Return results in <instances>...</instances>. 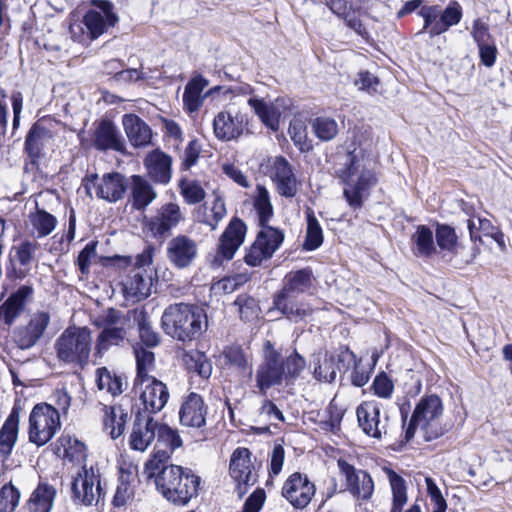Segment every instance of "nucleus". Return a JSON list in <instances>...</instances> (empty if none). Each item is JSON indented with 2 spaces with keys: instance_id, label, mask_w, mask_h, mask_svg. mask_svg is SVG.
<instances>
[{
  "instance_id": "nucleus-1",
  "label": "nucleus",
  "mask_w": 512,
  "mask_h": 512,
  "mask_svg": "<svg viewBox=\"0 0 512 512\" xmlns=\"http://www.w3.org/2000/svg\"><path fill=\"white\" fill-rule=\"evenodd\" d=\"M343 185V197L353 211L360 210L378 183L375 163L362 151L347 156L344 167L338 173Z\"/></svg>"
},
{
  "instance_id": "nucleus-2",
  "label": "nucleus",
  "mask_w": 512,
  "mask_h": 512,
  "mask_svg": "<svg viewBox=\"0 0 512 512\" xmlns=\"http://www.w3.org/2000/svg\"><path fill=\"white\" fill-rule=\"evenodd\" d=\"M252 201L259 218L261 230L248 249L245 262L249 266L255 267L273 256L284 240V233L280 229L267 225V222L273 216V206L269 191L264 186H256Z\"/></svg>"
},
{
  "instance_id": "nucleus-3",
  "label": "nucleus",
  "mask_w": 512,
  "mask_h": 512,
  "mask_svg": "<svg viewBox=\"0 0 512 512\" xmlns=\"http://www.w3.org/2000/svg\"><path fill=\"white\" fill-rule=\"evenodd\" d=\"M161 323L167 335L182 342L195 340L208 325L205 311L186 303L169 305L163 312Z\"/></svg>"
},
{
  "instance_id": "nucleus-4",
  "label": "nucleus",
  "mask_w": 512,
  "mask_h": 512,
  "mask_svg": "<svg viewBox=\"0 0 512 512\" xmlns=\"http://www.w3.org/2000/svg\"><path fill=\"white\" fill-rule=\"evenodd\" d=\"M92 3L95 8L88 10L82 19L71 18L69 31L76 42L88 43L97 39L119 20L109 1L92 0Z\"/></svg>"
},
{
  "instance_id": "nucleus-5",
  "label": "nucleus",
  "mask_w": 512,
  "mask_h": 512,
  "mask_svg": "<svg viewBox=\"0 0 512 512\" xmlns=\"http://www.w3.org/2000/svg\"><path fill=\"white\" fill-rule=\"evenodd\" d=\"M155 484L168 501L186 505L197 494L200 478L181 466L169 465L159 472Z\"/></svg>"
},
{
  "instance_id": "nucleus-6",
  "label": "nucleus",
  "mask_w": 512,
  "mask_h": 512,
  "mask_svg": "<svg viewBox=\"0 0 512 512\" xmlns=\"http://www.w3.org/2000/svg\"><path fill=\"white\" fill-rule=\"evenodd\" d=\"M92 332L87 327L69 326L56 339L54 349L59 362L84 368L92 350Z\"/></svg>"
},
{
  "instance_id": "nucleus-7",
  "label": "nucleus",
  "mask_w": 512,
  "mask_h": 512,
  "mask_svg": "<svg viewBox=\"0 0 512 512\" xmlns=\"http://www.w3.org/2000/svg\"><path fill=\"white\" fill-rule=\"evenodd\" d=\"M444 412L442 400L437 395L422 397L416 404L410 423L405 430V440L409 441L419 429L427 441L441 436L444 432L441 420Z\"/></svg>"
},
{
  "instance_id": "nucleus-8",
  "label": "nucleus",
  "mask_w": 512,
  "mask_h": 512,
  "mask_svg": "<svg viewBox=\"0 0 512 512\" xmlns=\"http://www.w3.org/2000/svg\"><path fill=\"white\" fill-rule=\"evenodd\" d=\"M60 425L58 409L46 403L37 404L29 415L30 442L37 446L45 445L54 437Z\"/></svg>"
},
{
  "instance_id": "nucleus-9",
  "label": "nucleus",
  "mask_w": 512,
  "mask_h": 512,
  "mask_svg": "<svg viewBox=\"0 0 512 512\" xmlns=\"http://www.w3.org/2000/svg\"><path fill=\"white\" fill-rule=\"evenodd\" d=\"M208 86V80L201 75L194 76L185 86L183 93L184 108L190 112H196L202 106L207 96L214 94L221 95L224 99L232 100L234 97L250 92L249 86H239L235 88H224L215 86L203 94V90Z\"/></svg>"
},
{
  "instance_id": "nucleus-10",
  "label": "nucleus",
  "mask_w": 512,
  "mask_h": 512,
  "mask_svg": "<svg viewBox=\"0 0 512 512\" xmlns=\"http://www.w3.org/2000/svg\"><path fill=\"white\" fill-rule=\"evenodd\" d=\"M255 381L262 395H266L271 387L285 382L281 368V355L269 340L263 344V360L256 370Z\"/></svg>"
},
{
  "instance_id": "nucleus-11",
  "label": "nucleus",
  "mask_w": 512,
  "mask_h": 512,
  "mask_svg": "<svg viewBox=\"0 0 512 512\" xmlns=\"http://www.w3.org/2000/svg\"><path fill=\"white\" fill-rule=\"evenodd\" d=\"M358 426L368 437L380 440L392 432L390 419L383 414L381 406L375 401H365L356 409Z\"/></svg>"
},
{
  "instance_id": "nucleus-12",
  "label": "nucleus",
  "mask_w": 512,
  "mask_h": 512,
  "mask_svg": "<svg viewBox=\"0 0 512 512\" xmlns=\"http://www.w3.org/2000/svg\"><path fill=\"white\" fill-rule=\"evenodd\" d=\"M248 124V115L239 110L235 103H231L224 110L216 114L213 120V130L218 139L232 141L244 134Z\"/></svg>"
},
{
  "instance_id": "nucleus-13",
  "label": "nucleus",
  "mask_w": 512,
  "mask_h": 512,
  "mask_svg": "<svg viewBox=\"0 0 512 512\" xmlns=\"http://www.w3.org/2000/svg\"><path fill=\"white\" fill-rule=\"evenodd\" d=\"M261 167L274 182L279 195L292 198L297 194L299 182L292 166L284 157H270L261 164Z\"/></svg>"
},
{
  "instance_id": "nucleus-14",
  "label": "nucleus",
  "mask_w": 512,
  "mask_h": 512,
  "mask_svg": "<svg viewBox=\"0 0 512 512\" xmlns=\"http://www.w3.org/2000/svg\"><path fill=\"white\" fill-rule=\"evenodd\" d=\"M128 187L125 177L118 173L104 174L101 178L97 174L87 177L84 184L86 193L92 196L95 195L108 202H116L122 198Z\"/></svg>"
},
{
  "instance_id": "nucleus-15",
  "label": "nucleus",
  "mask_w": 512,
  "mask_h": 512,
  "mask_svg": "<svg viewBox=\"0 0 512 512\" xmlns=\"http://www.w3.org/2000/svg\"><path fill=\"white\" fill-rule=\"evenodd\" d=\"M133 389L139 396L144 409L150 413L161 411L169 399L166 384L155 377L134 380Z\"/></svg>"
},
{
  "instance_id": "nucleus-16",
  "label": "nucleus",
  "mask_w": 512,
  "mask_h": 512,
  "mask_svg": "<svg viewBox=\"0 0 512 512\" xmlns=\"http://www.w3.org/2000/svg\"><path fill=\"white\" fill-rule=\"evenodd\" d=\"M247 227L245 223L234 217L220 235L214 263L220 265L223 261H230L245 241Z\"/></svg>"
},
{
  "instance_id": "nucleus-17",
  "label": "nucleus",
  "mask_w": 512,
  "mask_h": 512,
  "mask_svg": "<svg viewBox=\"0 0 512 512\" xmlns=\"http://www.w3.org/2000/svg\"><path fill=\"white\" fill-rule=\"evenodd\" d=\"M281 493L295 509H304L315 496L316 486L307 475L295 472L285 480Z\"/></svg>"
},
{
  "instance_id": "nucleus-18",
  "label": "nucleus",
  "mask_w": 512,
  "mask_h": 512,
  "mask_svg": "<svg viewBox=\"0 0 512 512\" xmlns=\"http://www.w3.org/2000/svg\"><path fill=\"white\" fill-rule=\"evenodd\" d=\"M100 482L98 468L83 467L72 484L74 498L87 506L97 503L102 493Z\"/></svg>"
},
{
  "instance_id": "nucleus-19",
  "label": "nucleus",
  "mask_w": 512,
  "mask_h": 512,
  "mask_svg": "<svg viewBox=\"0 0 512 512\" xmlns=\"http://www.w3.org/2000/svg\"><path fill=\"white\" fill-rule=\"evenodd\" d=\"M338 469L345 479L346 490L354 497L362 500L371 498L374 492V482L370 474L364 470H357L343 459L337 462Z\"/></svg>"
},
{
  "instance_id": "nucleus-20",
  "label": "nucleus",
  "mask_w": 512,
  "mask_h": 512,
  "mask_svg": "<svg viewBox=\"0 0 512 512\" xmlns=\"http://www.w3.org/2000/svg\"><path fill=\"white\" fill-rule=\"evenodd\" d=\"M183 220L180 206L170 202L162 205L155 216L145 218L143 225L154 237H158L168 233Z\"/></svg>"
},
{
  "instance_id": "nucleus-21",
  "label": "nucleus",
  "mask_w": 512,
  "mask_h": 512,
  "mask_svg": "<svg viewBox=\"0 0 512 512\" xmlns=\"http://www.w3.org/2000/svg\"><path fill=\"white\" fill-rule=\"evenodd\" d=\"M247 103L253 109L262 124L272 131L279 129L282 115L287 109V104L284 99L277 98L274 101H266L262 98L250 97Z\"/></svg>"
},
{
  "instance_id": "nucleus-22",
  "label": "nucleus",
  "mask_w": 512,
  "mask_h": 512,
  "mask_svg": "<svg viewBox=\"0 0 512 512\" xmlns=\"http://www.w3.org/2000/svg\"><path fill=\"white\" fill-rule=\"evenodd\" d=\"M436 241L444 257H448L450 260L459 257L464 264L471 263L480 253L479 248L474 247L469 255H465L464 248L457 241L454 229L447 225L437 227Z\"/></svg>"
},
{
  "instance_id": "nucleus-23",
  "label": "nucleus",
  "mask_w": 512,
  "mask_h": 512,
  "mask_svg": "<svg viewBox=\"0 0 512 512\" xmlns=\"http://www.w3.org/2000/svg\"><path fill=\"white\" fill-rule=\"evenodd\" d=\"M50 323L47 311H36L30 315L28 323L16 332V342L21 349L33 347L44 335Z\"/></svg>"
},
{
  "instance_id": "nucleus-24",
  "label": "nucleus",
  "mask_w": 512,
  "mask_h": 512,
  "mask_svg": "<svg viewBox=\"0 0 512 512\" xmlns=\"http://www.w3.org/2000/svg\"><path fill=\"white\" fill-rule=\"evenodd\" d=\"M229 470L239 489L256 482L257 475L253 471L250 452L247 448H238L233 452Z\"/></svg>"
},
{
  "instance_id": "nucleus-25",
  "label": "nucleus",
  "mask_w": 512,
  "mask_h": 512,
  "mask_svg": "<svg viewBox=\"0 0 512 512\" xmlns=\"http://www.w3.org/2000/svg\"><path fill=\"white\" fill-rule=\"evenodd\" d=\"M152 272L146 269L133 268L130 275L123 281V292L127 299L139 301L152 292Z\"/></svg>"
},
{
  "instance_id": "nucleus-26",
  "label": "nucleus",
  "mask_w": 512,
  "mask_h": 512,
  "mask_svg": "<svg viewBox=\"0 0 512 512\" xmlns=\"http://www.w3.org/2000/svg\"><path fill=\"white\" fill-rule=\"evenodd\" d=\"M197 254L198 247L196 242L185 235H178L168 243V258L179 268L189 266L195 260Z\"/></svg>"
},
{
  "instance_id": "nucleus-27",
  "label": "nucleus",
  "mask_w": 512,
  "mask_h": 512,
  "mask_svg": "<svg viewBox=\"0 0 512 512\" xmlns=\"http://www.w3.org/2000/svg\"><path fill=\"white\" fill-rule=\"evenodd\" d=\"M128 187L129 203L137 211H144L158 197L157 191L144 176L132 175Z\"/></svg>"
},
{
  "instance_id": "nucleus-28",
  "label": "nucleus",
  "mask_w": 512,
  "mask_h": 512,
  "mask_svg": "<svg viewBox=\"0 0 512 512\" xmlns=\"http://www.w3.org/2000/svg\"><path fill=\"white\" fill-rule=\"evenodd\" d=\"M207 409L202 397L190 393L182 402L179 410L180 423L183 426L200 428L206 422Z\"/></svg>"
},
{
  "instance_id": "nucleus-29",
  "label": "nucleus",
  "mask_w": 512,
  "mask_h": 512,
  "mask_svg": "<svg viewBox=\"0 0 512 512\" xmlns=\"http://www.w3.org/2000/svg\"><path fill=\"white\" fill-rule=\"evenodd\" d=\"M34 289L30 285H22L5 300L0 307V317L5 324L11 325L23 312L27 303L32 300Z\"/></svg>"
},
{
  "instance_id": "nucleus-30",
  "label": "nucleus",
  "mask_w": 512,
  "mask_h": 512,
  "mask_svg": "<svg viewBox=\"0 0 512 512\" xmlns=\"http://www.w3.org/2000/svg\"><path fill=\"white\" fill-rule=\"evenodd\" d=\"M158 422L151 417L137 418L129 437L131 449L144 452L155 440Z\"/></svg>"
},
{
  "instance_id": "nucleus-31",
  "label": "nucleus",
  "mask_w": 512,
  "mask_h": 512,
  "mask_svg": "<svg viewBox=\"0 0 512 512\" xmlns=\"http://www.w3.org/2000/svg\"><path fill=\"white\" fill-rule=\"evenodd\" d=\"M172 159L160 150L148 153L144 159V166L148 176L156 183L167 184L171 180Z\"/></svg>"
},
{
  "instance_id": "nucleus-32",
  "label": "nucleus",
  "mask_w": 512,
  "mask_h": 512,
  "mask_svg": "<svg viewBox=\"0 0 512 512\" xmlns=\"http://www.w3.org/2000/svg\"><path fill=\"white\" fill-rule=\"evenodd\" d=\"M326 4L334 14L343 18L357 34L362 37L367 36L366 28L355 16V12L360 9V0H327Z\"/></svg>"
},
{
  "instance_id": "nucleus-33",
  "label": "nucleus",
  "mask_w": 512,
  "mask_h": 512,
  "mask_svg": "<svg viewBox=\"0 0 512 512\" xmlns=\"http://www.w3.org/2000/svg\"><path fill=\"white\" fill-rule=\"evenodd\" d=\"M94 145L100 150L112 149L123 152L125 142L117 127L110 121H102L94 134Z\"/></svg>"
},
{
  "instance_id": "nucleus-34",
  "label": "nucleus",
  "mask_w": 512,
  "mask_h": 512,
  "mask_svg": "<svg viewBox=\"0 0 512 512\" xmlns=\"http://www.w3.org/2000/svg\"><path fill=\"white\" fill-rule=\"evenodd\" d=\"M382 471L387 477L391 491L390 512H402L408 502V485L406 480L399 473L384 466Z\"/></svg>"
},
{
  "instance_id": "nucleus-35",
  "label": "nucleus",
  "mask_w": 512,
  "mask_h": 512,
  "mask_svg": "<svg viewBox=\"0 0 512 512\" xmlns=\"http://www.w3.org/2000/svg\"><path fill=\"white\" fill-rule=\"evenodd\" d=\"M122 124L125 133L133 146H145L150 143L152 138L151 129L138 116L134 114L124 115Z\"/></svg>"
},
{
  "instance_id": "nucleus-36",
  "label": "nucleus",
  "mask_w": 512,
  "mask_h": 512,
  "mask_svg": "<svg viewBox=\"0 0 512 512\" xmlns=\"http://www.w3.org/2000/svg\"><path fill=\"white\" fill-rule=\"evenodd\" d=\"M26 149L33 157H38L54 146L52 133L40 124H35L26 138Z\"/></svg>"
},
{
  "instance_id": "nucleus-37",
  "label": "nucleus",
  "mask_w": 512,
  "mask_h": 512,
  "mask_svg": "<svg viewBox=\"0 0 512 512\" xmlns=\"http://www.w3.org/2000/svg\"><path fill=\"white\" fill-rule=\"evenodd\" d=\"M102 411L104 429L109 433L112 439L120 437L129 420V413L120 405L104 406Z\"/></svg>"
},
{
  "instance_id": "nucleus-38",
  "label": "nucleus",
  "mask_w": 512,
  "mask_h": 512,
  "mask_svg": "<svg viewBox=\"0 0 512 512\" xmlns=\"http://www.w3.org/2000/svg\"><path fill=\"white\" fill-rule=\"evenodd\" d=\"M55 495L56 490L52 486L47 484L38 485L28 500V512H50Z\"/></svg>"
},
{
  "instance_id": "nucleus-39",
  "label": "nucleus",
  "mask_w": 512,
  "mask_h": 512,
  "mask_svg": "<svg viewBox=\"0 0 512 512\" xmlns=\"http://www.w3.org/2000/svg\"><path fill=\"white\" fill-rule=\"evenodd\" d=\"M311 284V274L307 270L290 272L284 279V286L277 297L291 299L294 294L304 292Z\"/></svg>"
},
{
  "instance_id": "nucleus-40",
  "label": "nucleus",
  "mask_w": 512,
  "mask_h": 512,
  "mask_svg": "<svg viewBox=\"0 0 512 512\" xmlns=\"http://www.w3.org/2000/svg\"><path fill=\"white\" fill-rule=\"evenodd\" d=\"M58 454L70 462L81 464L86 459V447L83 442L70 435L59 439Z\"/></svg>"
},
{
  "instance_id": "nucleus-41",
  "label": "nucleus",
  "mask_w": 512,
  "mask_h": 512,
  "mask_svg": "<svg viewBox=\"0 0 512 512\" xmlns=\"http://www.w3.org/2000/svg\"><path fill=\"white\" fill-rule=\"evenodd\" d=\"M135 477L132 471L120 470L119 483L112 500L114 507H124L133 500Z\"/></svg>"
},
{
  "instance_id": "nucleus-42",
  "label": "nucleus",
  "mask_w": 512,
  "mask_h": 512,
  "mask_svg": "<svg viewBox=\"0 0 512 512\" xmlns=\"http://www.w3.org/2000/svg\"><path fill=\"white\" fill-rule=\"evenodd\" d=\"M412 251L418 257H430L436 252L432 231L424 226H417L412 235Z\"/></svg>"
},
{
  "instance_id": "nucleus-43",
  "label": "nucleus",
  "mask_w": 512,
  "mask_h": 512,
  "mask_svg": "<svg viewBox=\"0 0 512 512\" xmlns=\"http://www.w3.org/2000/svg\"><path fill=\"white\" fill-rule=\"evenodd\" d=\"M274 305L277 310L281 311L288 319L292 321H301L310 317L312 308L306 303H298L291 299L276 297Z\"/></svg>"
},
{
  "instance_id": "nucleus-44",
  "label": "nucleus",
  "mask_w": 512,
  "mask_h": 512,
  "mask_svg": "<svg viewBox=\"0 0 512 512\" xmlns=\"http://www.w3.org/2000/svg\"><path fill=\"white\" fill-rule=\"evenodd\" d=\"M96 383L99 390L106 391L112 396L121 394L126 385L122 376L108 370L106 367L96 370Z\"/></svg>"
},
{
  "instance_id": "nucleus-45",
  "label": "nucleus",
  "mask_w": 512,
  "mask_h": 512,
  "mask_svg": "<svg viewBox=\"0 0 512 512\" xmlns=\"http://www.w3.org/2000/svg\"><path fill=\"white\" fill-rule=\"evenodd\" d=\"M57 224L56 218L42 209H36L29 215L31 234L37 237H45L52 233Z\"/></svg>"
},
{
  "instance_id": "nucleus-46",
  "label": "nucleus",
  "mask_w": 512,
  "mask_h": 512,
  "mask_svg": "<svg viewBox=\"0 0 512 512\" xmlns=\"http://www.w3.org/2000/svg\"><path fill=\"white\" fill-rule=\"evenodd\" d=\"M182 360L188 370L197 373L200 377L208 379L211 376L212 364L203 352L190 350L184 353Z\"/></svg>"
},
{
  "instance_id": "nucleus-47",
  "label": "nucleus",
  "mask_w": 512,
  "mask_h": 512,
  "mask_svg": "<svg viewBox=\"0 0 512 512\" xmlns=\"http://www.w3.org/2000/svg\"><path fill=\"white\" fill-rule=\"evenodd\" d=\"M19 432V413L11 412L0 430V446L3 452H10L14 447Z\"/></svg>"
},
{
  "instance_id": "nucleus-48",
  "label": "nucleus",
  "mask_w": 512,
  "mask_h": 512,
  "mask_svg": "<svg viewBox=\"0 0 512 512\" xmlns=\"http://www.w3.org/2000/svg\"><path fill=\"white\" fill-rule=\"evenodd\" d=\"M126 326L104 327L97 337L96 354L100 355L108 350L110 346L119 345L126 336Z\"/></svg>"
},
{
  "instance_id": "nucleus-49",
  "label": "nucleus",
  "mask_w": 512,
  "mask_h": 512,
  "mask_svg": "<svg viewBox=\"0 0 512 512\" xmlns=\"http://www.w3.org/2000/svg\"><path fill=\"white\" fill-rule=\"evenodd\" d=\"M156 437L157 442L155 448L168 450L170 451V454H172L175 449L180 448L183 444V440L179 435L178 430L168 426L167 424L158 422Z\"/></svg>"
},
{
  "instance_id": "nucleus-50",
  "label": "nucleus",
  "mask_w": 512,
  "mask_h": 512,
  "mask_svg": "<svg viewBox=\"0 0 512 512\" xmlns=\"http://www.w3.org/2000/svg\"><path fill=\"white\" fill-rule=\"evenodd\" d=\"M306 218L307 229L306 238L303 243V249L307 251H313L319 248L323 243V232L312 209L308 208L306 210Z\"/></svg>"
},
{
  "instance_id": "nucleus-51",
  "label": "nucleus",
  "mask_w": 512,
  "mask_h": 512,
  "mask_svg": "<svg viewBox=\"0 0 512 512\" xmlns=\"http://www.w3.org/2000/svg\"><path fill=\"white\" fill-rule=\"evenodd\" d=\"M462 18V10L458 2H451L443 11L440 10L438 24L432 31V37L446 32L451 26L457 25Z\"/></svg>"
},
{
  "instance_id": "nucleus-52",
  "label": "nucleus",
  "mask_w": 512,
  "mask_h": 512,
  "mask_svg": "<svg viewBox=\"0 0 512 512\" xmlns=\"http://www.w3.org/2000/svg\"><path fill=\"white\" fill-rule=\"evenodd\" d=\"M343 368L348 369L344 362L338 360V364H336L334 357L325 356L318 366L314 368L313 374L317 380L332 382L336 377V371Z\"/></svg>"
},
{
  "instance_id": "nucleus-53",
  "label": "nucleus",
  "mask_w": 512,
  "mask_h": 512,
  "mask_svg": "<svg viewBox=\"0 0 512 512\" xmlns=\"http://www.w3.org/2000/svg\"><path fill=\"white\" fill-rule=\"evenodd\" d=\"M305 366V359L296 351L286 357L285 360L281 357V368L283 369L284 381L288 383L294 380L304 370Z\"/></svg>"
},
{
  "instance_id": "nucleus-54",
  "label": "nucleus",
  "mask_w": 512,
  "mask_h": 512,
  "mask_svg": "<svg viewBox=\"0 0 512 512\" xmlns=\"http://www.w3.org/2000/svg\"><path fill=\"white\" fill-rule=\"evenodd\" d=\"M170 451L164 450L162 448H155L153 454L149 458V460L145 463V473L149 478L155 477L159 475V472L164 467H168L169 465H166L168 460L170 459Z\"/></svg>"
},
{
  "instance_id": "nucleus-55",
  "label": "nucleus",
  "mask_w": 512,
  "mask_h": 512,
  "mask_svg": "<svg viewBox=\"0 0 512 512\" xmlns=\"http://www.w3.org/2000/svg\"><path fill=\"white\" fill-rule=\"evenodd\" d=\"M314 134L322 141L332 140L338 133V124L334 119L318 117L311 123Z\"/></svg>"
},
{
  "instance_id": "nucleus-56",
  "label": "nucleus",
  "mask_w": 512,
  "mask_h": 512,
  "mask_svg": "<svg viewBox=\"0 0 512 512\" xmlns=\"http://www.w3.org/2000/svg\"><path fill=\"white\" fill-rule=\"evenodd\" d=\"M135 356L137 362V376L135 380L152 378L153 376L150 373L154 370L155 361L153 352L144 348H136Z\"/></svg>"
},
{
  "instance_id": "nucleus-57",
  "label": "nucleus",
  "mask_w": 512,
  "mask_h": 512,
  "mask_svg": "<svg viewBox=\"0 0 512 512\" xmlns=\"http://www.w3.org/2000/svg\"><path fill=\"white\" fill-rule=\"evenodd\" d=\"M180 193L188 204H196L205 198V191L195 180L183 179L179 183Z\"/></svg>"
},
{
  "instance_id": "nucleus-58",
  "label": "nucleus",
  "mask_w": 512,
  "mask_h": 512,
  "mask_svg": "<svg viewBox=\"0 0 512 512\" xmlns=\"http://www.w3.org/2000/svg\"><path fill=\"white\" fill-rule=\"evenodd\" d=\"M226 213L227 210L224 200L221 197L217 196L215 197L211 204L210 213L204 217L203 223L208 225L211 228V230H215L218 224L226 216Z\"/></svg>"
},
{
  "instance_id": "nucleus-59",
  "label": "nucleus",
  "mask_w": 512,
  "mask_h": 512,
  "mask_svg": "<svg viewBox=\"0 0 512 512\" xmlns=\"http://www.w3.org/2000/svg\"><path fill=\"white\" fill-rule=\"evenodd\" d=\"M339 361L344 363L347 362L348 365L346 367H349L351 362L354 363V371L352 373L351 379L355 386L362 387L368 382L369 374L359 371V365L356 362L355 355L351 351L348 349L342 350L339 353Z\"/></svg>"
},
{
  "instance_id": "nucleus-60",
  "label": "nucleus",
  "mask_w": 512,
  "mask_h": 512,
  "mask_svg": "<svg viewBox=\"0 0 512 512\" xmlns=\"http://www.w3.org/2000/svg\"><path fill=\"white\" fill-rule=\"evenodd\" d=\"M19 499L20 493L12 484L3 486L0 491V512H13Z\"/></svg>"
},
{
  "instance_id": "nucleus-61",
  "label": "nucleus",
  "mask_w": 512,
  "mask_h": 512,
  "mask_svg": "<svg viewBox=\"0 0 512 512\" xmlns=\"http://www.w3.org/2000/svg\"><path fill=\"white\" fill-rule=\"evenodd\" d=\"M477 223L480 234L491 237L502 251L506 249L504 234L489 219L477 217Z\"/></svg>"
},
{
  "instance_id": "nucleus-62",
  "label": "nucleus",
  "mask_w": 512,
  "mask_h": 512,
  "mask_svg": "<svg viewBox=\"0 0 512 512\" xmlns=\"http://www.w3.org/2000/svg\"><path fill=\"white\" fill-rule=\"evenodd\" d=\"M426 490L428 495L431 498V501L434 503L435 508L433 512H445L446 510V501L443 498L440 489L434 482L431 477H425Z\"/></svg>"
},
{
  "instance_id": "nucleus-63",
  "label": "nucleus",
  "mask_w": 512,
  "mask_h": 512,
  "mask_svg": "<svg viewBox=\"0 0 512 512\" xmlns=\"http://www.w3.org/2000/svg\"><path fill=\"white\" fill-rule=\"evenodd\" d=\"M418 14L424 19L423 30H429V34L432 37V31L439 22L440 7L437 5L424 6L419 10Z\"/></svg>"
},
{
  "instance_id": "nucleus-64",
  "label": "nucleus",
  "mask_w": 512,
  "mask_h": 512,
  "mask_svg": "<svg viewBox=\"0 0 512 512\" xmlns=\"http://www.w3.org/2000/svg\"><path fill=\"white\" fill-rule=\"evenodd\" d=\"M224 364L238 370L247 368V360L239 348H228L223 352Z\"/></svg>"
}]
</instances>
